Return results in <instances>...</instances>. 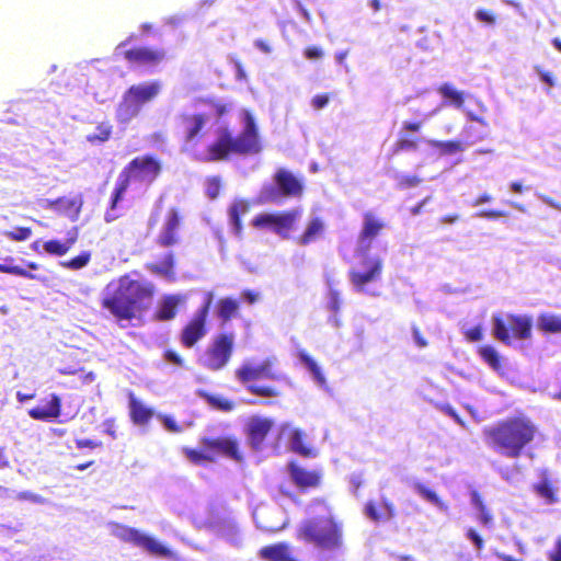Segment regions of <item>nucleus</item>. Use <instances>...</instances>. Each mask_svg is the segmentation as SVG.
<instances>
[{"mask_svg":"<svg viewBox=\"0 0 561 561\" xmlns=\"http://www.w3.org/2000/svg\"><path fill=\"white\" fill-rule=\"evenodd\" d=\"M55 206L59 213L72 220H76L82 207V198L79 196L72 198H59L55 202Z\"/></svg>","mask_w":561,"mask_h":561,"instance_id":"7c9ffc66","label":"nucleus"},{"mask_svg":"<svg viewBox=\"0 0 561 561\" xmlns=\"http://www.w3.org/2000/svg\"><path fill=\"white\" fill-rule=\"evenodd\" d=\"M537 432L535 424L526 416L507 419L483 430L486 444L508 458H517L533 442Z\"/></svg>","mask_w":561,"mask_h":561,"instance_id":"7ed1b4c3","label":"nucleus"},{"mask_svg":"<svg viewBox=\"0 0 561 561\" xmlns=\"http://www.w3.org/2000/svg\"><path fill=\"white\" fill-rule=\"evenodd\" d=\"M273 421L266 417H253L249 425V443L253 449L257 450L264 442L267 433L272 428Z\"/></svg>","mask_w":561,"mask_h":561,"instance_id":"6ab92c4d","label":"nucleus"},{"mask_svg":"<svg viewBox=\"0 0 561 561\" xmlns=\"http://www.w3.org/2000/svg\"><path fill=\"white\" fill-rule=\"evenodd\" d=\"M90 261V253L83 252L80 255L73 257L69 262L65 263V266H67L70 270H79L84 267Z\"/></svg>","mask_w":561,"mask_h":561,"instance_id":"603ef678","label":"nucleus"},{"mask_svg":"<svg viewBox=\"0 0 561 561\" xmlns=\"http://www.w3.org/2000/svg\"><path fill=\"white\" fill-rule=\"evenodd\" d=\"M466 337L471 342H478L482 340V329L480 325H476L465 331Z\"/></svg>","mask_w":561,"mask_h":561,"instance_id":"680f3d73","label":"nucleus"},{"mask_svg":"<svg viewBox=\"0 0 561 561\" xmlns=\"http://www.w3.org/2000/svg\"><path fill=\"white\" fill-rule=\"evenodd\" d=\"M480 355L493 370L499 371L501 369V358L494 347L490 345L482 346Z\"/></svg>","mask_w":561,"mask_h":561,"instance_id":"a18cd8bd","label":"nucleus"},{"mask_svg":"<svg viewBox=\"0 0 561 561\" xmlns=\"http://www.w3.org/2000/svg\"><path fill=\"white\" fill-rule=\"evenodd\" d=\"M291 480L300 488L316 486L320 477L313 471H307L295 463L288 466Z\"/></svg>","mask_w":561,"mask_h":561,"instance_id":"cd10ccee","label":"nucleus"},{"mask_svg":"<svg viewBox=\"0 0 561 561\" xmlns=\"http://www.w3.org/2000/svg\"><path fill=\"white\" fill-rule=\"evenodd\" d=\"M164 358H165V360H168L174 365H178V366L183 365V360H182L181 356L173 351H167L164 354Z\"/></svg>","mask_w":561,"mask_h":561,"instance_id":"774afa93","label":"nucleus"},{"mask_svg":"<svg viewBox=\"0 0 561 561\" xmlns=\"http://www.w3.org/2000/svg\"><path fill=\"white\" fill-rule=\"evenodd\" d=\"M213 300H214V294L211 291H207L204 297L203 306L196 312L207 318L208 313H209V309L213 304Z\"/></svg>","mask_w":561,"mask_h":561,"instance_id":"bf43d9fd","label":"nucleus"},{"mask_svg":"<svg viewBox=\"0 0 561 561\" xmlns=\"http://www.w3.org/2000/svg\"><path fill=\"white\" fill-rule=\"evenodd\" d=\"M364 259L360 263V268H353L350 272V282L357 293L376 296L377 291L371 290L368 285L380 279L382 272V260L375 255H363Z\"/></svg>","mask_w":561,"mask_h":561,"instance_id":"1a4fd4ad","label":"nucleus"},{"mask_svg":"<svg viewBox=\"0 0 561 561\" xmlns=\"http://www.w3.org/2000/svg\"><path fill=\"white\" fill-rule=\"evenodd\" d=\"M550 561H561V537L556 540L553 549L549 552Z\"/></svg>","mask_w":561,"mask_h":561,"instance_id":"69168bd1","label":"nucleus"},{"mask_svg":"<svg viewBox=\"0 0 561 561\" xmlns=\"http://www.w3.org/2000/svg\"><path fill=\"white\" fill-rule=\"evenodd\" d=\"M394 179L398 182L400 188L414 187L421 183L420 178L415 175H409L405 173H398Z\"/></svg>","mask_w":561,"mask_h":561,"instance_id":"09e8293b","label":"nucleus"},{"mask_svg":"<svg viewBox=\"0 0 561 561\" xmlns=\"http://www.w3.org/2000/svg\"><path fill=\"white\" fill-rule=\"evenodd\" d=\"M249 203L244 199H236L231 206L229 207V222L231 232L236 236H240L242 230L241 219L242 215H245L249 211Z\"/></svg>","mask_w":561,"mask_h":561,"instance_id":"c85d7f7f","label":"nucleus"},{"mask_svg":"<svg viewBox=\"0 0 561 561\" xmlns=\"http://www.w3.org/2000/svg\"><path fill=\"white\" fill-rule=\"evenodd\" d=\"M260 556L270 561H291L290 546L285 542H279L272 546H266L261 549Z\"/></svg>","mask_w":561,"mask_h":561,"instance_id":"c756f323","label":"nucleus"},{"mask_svg":"<svg viewBox=\"0 0 561 561\" xmlns=\"http://www.w3.org/2000/svg\"><path fill=\"white\" fill-rule=\"evenodd\" d=\"M538 327L549 333H561V316L543 313L538 318Z\"/></svg>","mask_w":561,"mask_h":561,"instance_id":"79ce46f5","label":"nucleus"},{"mask_svg":"<svg viewBox=\"0 0 561 561\" xmlns=\"http://www.w3.org/2000/svg\"><path fill=\"white\" fill-rule=\"evenodd\" d=\"M61 400L57 394H51L50 401L46 407H36L28 411V415L34 420L49 421L60 415Z\"/></svg>","mask_w":561,"mask_h":561,"instance_id":"a878e982","label":"nucleus"},{"mask_svg":"<svg viewBox=\"0 0 561 561\" xmlns=\"http://www.w3.org/2000/svg\"><path fill=\"white\" fill-rule=\"evenodd\" d=\"M186 300L187 296L182 294L163 296L158 305L157 318L161 321L172 320L176 316L179 306L184 305Z\"/></svg>","mask_w":561,"mask_h":561,"instance_id":"aec40b11","label":"nucleus"},{"mask_svg":"<svg viewBox=\"0 0 561 561\" xmlns=\"http://www.w3.org/2000/svg\"><path fill=\"white\" fill-rule=\"evenodd\" d=\"M438 93L444 98L442 104L435 107L433 111L424 115V121L432 118L437 115L439 111L446 106L450 105L457 110H460L465 106L466 96L461 91L456 90L450 83H444L438 88Z\"/></svg>","mask_w":561,"mask_h":561,"instance_id":"dca6fc26","label":"nucleus"},{"mask_svg":"<svg viewBox=\"0 0 561 561\" xmlns=\"http://www.w3.org/2000/svg\"><path fill=\"white\" fill-rule=\"evenodd\" d=\"M300 217V209H291L279 214H260L253 218L252 225L255 228H271L282 238H288L289 230Z\"/></svg>","mask_w":561,"mask_h":561,"instance_id":"9b49d317","label":"nucleus"},{"mask_svg":"<svg viewBox=\"0 0 561 561\" xmlns=\"http://www.w3.org/2000/svg\"><path fill=\"white\" fill-rule=\"evenodd\" d=\"M383 228V222L371 214H365L363 229L358 238V251L362 255L367 254L371 245V240L378 236Z\"/></svg>","mask_w":561,"mask_h":561,"instance_id":"2eb2a0df","label":"nucleus"},{"mask_svg":"<svg viewBox=\"0 0 561 561\" xmlns=\"http://www.w3.org/2000/svg\"><path fill=\"white\" fill-rule=\"evenodd\" d=\"M243 130L238 137H232L225 133L219 139L209 147V159L220 160L230 152L236 153H257L261 150L257 127L253 115L248 111L241 112Z\"/></svg>","mask_w":561,"mask_h":561,"instance_id":"39448f33","label":"nucleus"},{"mask_svg":"<svg viewBox=\"0 0 561 561\" xmlns=\"http://www.w3.org/2000/svg\"><path fill=\"white\" fill-rule=\"evenodd\" d=\"M210 122L206 113L184 114L181 117V129L184 135L185 146L195 145L201 138V131Z\"/></svg>","mask_w":561,"mask_h":561,"instance_id":"ddd939ff","label":"nucleus"},{"mask_svg":"<svg viewBox=\"0 0 561 561\" xmlns=\"http://www.w3.org/2000/svg\"><path fill=\"white\" fill-rule=\"evenodd\" d=\"M173 266H174L173 254L168 253L161 262L150 264L148 266V268L152 273L160 275L167 279H173L174 278Z\"/></svg>","mask_w":561,"mask_h":561,"instance_id":"58836bf2","label":"nucleus"},{"mask_svg":"<svg viewBox=\"0 0 561 561\" xmlns=\"http://www.w3.org/2000/svg\"><path fill=\"white\" fill-rule=\"evenodd\" d=\"M488 135L489 127L478 128L477 126L471 124V122L465 124L461 129L462 142L465 144L466 148L474 145L476 142L484 140L488 137Z\"/></svg>","mask_w":561,"mask_h":561,"instance_id":"2f4dec72","label":"nucleus"},{"mask_svg":"<svg viewBox=\"0 0 561 561\" xmlns=\"http://www.w3.org/2000/svg\"><path fill=\"white\" fill-rule=\"evenodd\" d=\"M161 170L160 163L150 156L137 157L133 159L128 165L119 174L114 192L111 197L110 208L105 213V221L116 220L121 213L117 209L118 203L123 199L129 182L136 181L150 184L159 175Z\"/></svg>","mask_w":561,"mask_h":561,"instance_id":"20e7f679","label":"nucleus"},{"mask_svg":"<svg viewBox=\"0 0 561 561\" xmlns=\"http://www.w3.org/2000/svg\"><path fill=\"white\" fill-rule=\"evenodd\" d=\"M206 317L195 313L193 319L185 325L182 331V342L186 347H192L197 341L206 334Z\"/></svg>","mask_w":561,"mask_h":561,"instance_id":"a211bd4d","label":"nucleus"},{"mask_svg":"<svg viewBox=\"0 0 561 561\" xmlns=\"http://www.w3.org/2000/svg\"><path fill=\"white\" fill-rule=\"evenodd\" d=\"M76 240L77 232H73L65 242L50 240L45 242L43 248L49 254L62 256L70 250V248L75 244Z\"/></svg>","mask_w":561,"mask_h":561,"instance_id":"e433bc0d","label":"nucleus"},{"mask_svg":"<svg viewBox=\"0 0 561 561\" xmlns=\"http://www.w3.org/2000/svg\"><path fill=\"white\" fill-rule=\"evenodd\" d=\"M164 55V50L162 49H150L146 47L130 49L125 53L126 59L130 62L147 67L158 65L163 60Z\"/></svg>","mask_w":561,"mask_h":561,"instance_id":"f3484780","label":"nucleus"},{"mask_svg":"<svg viewBox=\"0 0 561 561\" xmlns=\"http://www.w3.org/2000/svg\"><path fill=\"white\" fill-rule=\"evenodd\" d=\"M278 436L280 439H287L289 448L302 456H309L310 450L302 443V432L285 423L280 426Z\"/></svg>","mask_w":561,"mask_h":561,"instance_id":"4be33fe9","label":"nucleus"},{"mask_svg":"<svg viewBox=\"0 0 561 561\" xmlns=\"http://www.w3.org/2000/svg\"><path fill=\"white\" fill-rule=\"evenodd\" d=\"M537 493L549 503L556 502L553 490L546 477L535 486Z\"/></svg>","mask_w":561,"mask_h":561,"instance_id":"de8ad7c7","label":"nucleus"},{"mask_svg":"<svg viewBox=\"0 0 561 561\" xmlns=\"http://www.w3.org/2000/svg\"><path fill=\"white\" fill-rule=\"evenodd\" d=\"M308 518L297 529V538L312 545L322 553L336 554L343 551V525L336 520L329 505L321 500L308 506Z\"/></svg>","mask_w":561,"mask_h":561,"instance_id":"f257e3e1","label":"nucleus"},{"mask_svg":"<svg viewBox=\"0 0 561 561\" xmlns=\"http://www.w3.org/2000/svg\"><path fill=\"white\" fill-rule=\"evenodd\" d=\"M241 297L244 301L252 305L259 300L260 294L256 291L247 289V290L242 291Z\"/></svg>","mask_w":561,"mask_h":561,"instance_id":"338daca9","label":"nucleus"},{"mask_svg":"<svg viewBox=\"0 0 561 561\" xmlns=\"http://www.w3.org/2000/svg\"><path fill=\"white\" fill-rule=\"evenodd\" d=\"M160 81H147L131 85L122 96L116 110V118L121 124H128L141 111L142 106L152 102L161 92Z\"/></svg>","mask_w":561,"mask_h":561,"instance_id":"423d86ee","label":"nucleus"},{"mask_svg":"<svg viewBox=\"0 0 561 561\" xmlns=\"http://www.w3.org/2000/svg\"><path fill=\"white\" fill-rule=\"evenodd\" d=\"M112 134V125L110 123L99 124L94 131L87 135V140L91 144L104 142L108 140Z\"/></svg>","mask_w":561,"mask_h":561,"instance_id":"c03bdc74","label":"nucleus"},{"mask_svg":"<svg viewBox=\"0 0 561 561\" xmlns=\"http://www.w3.org/2000/svg\"><path fill=\"white\" fill-rule=\"evenodd\" d=\"M152 294L151 283L123 276L117 283H111L106 287L103 307L119 322L129 321L150 306Z\"/></svg>","mask_w":561,"mask_h":561,"instance_id":"f03ea898","label":"nucleus"},{"mask_svg":"<svg viewBox=\"0 0 561 561\" xmlns=\"http://www.w3.org/2000/svg\"><path fill=\"white\" fill-rule=\"evenodd\" d=\"M4 236L14 241H25L32 236V230L30 228L19 227L4 232Z\"/></svg>","mask_w":561,"mask_h":561,"instance_id":"8fccbe9b","label":"nucleus"},{"mask_svg":"<svg viewBox=\"0 0 561 561\" xmlns=\"http://www.w3.org/2000/svg\"><path fill=\"white\" fill-rule=\"evenodd\" d=\"M329 104L328 94H317L311 100V105L316 110H322Z\"/></svg>","mask_w":561,"mask_h":561,"instance_id":"052dcab7","label":"nucleus"},{"mask_svg":"<svg viewBox=\"0 0 561 561\" xmlns=\"http://www.w3.org/2000/svg\"><path fill=\"white\" fill-rule=\"evenodd\" d=\"M427 145L439 150L440 156H451L466 150L462 140H427Z\"/></svg>","mask_w":561,"mask_h":561,"instance_id":"72a5a7b5","label":"nucleus"},{"mask_svg":"<svg viewBox=\"0 0 561 561\" xmlns=\"http://www.w3.org/2000/svg\"><path fill=\"white\" fill-rule=\"evenodd\" d=\"M466 537L473 543L477 551H481L483 549V539L473 528H469L467 530Z\"/></svg>","mask_w":561,"mask_h":561,"instance_id":"4d7b16f0","label":"nucleus"},{"mask_svg":"<svg viewBox=\"0 0 561 561\" xmlns=\"http://www.w3.org/2000/svg\"><path fill=\"white\" fill-rule=\"evenodd\" d=\"M297 357L300 364L306 368L312 378L313 382L323 390H328L327 378L322 371L320 365L311 357L305 350H299L297 353Z\"/></svg>","mask_w":561,"mask_h":561,"instance_id":"412c9836","label":"nucleus"},{"mask_svg":"<svg viewBox=\"0 0 561 561\" xmlns=\"http://www.w3.org/2000/svg\"><path fill=\"white\" fill-rule=\"evenodd\" d=\"M248 390L256 396L272 398L277 397L278 392L272 387H261V386H249Z\"/></svg>","mask_w":561,"mask_h":561,"instance_id":"5fc2aeb1","label":"nucleus"},{"mask_svg":"<svg viewBox=\"0 0 561 561\" xmlns=\"http://www.w3.org/2000/svg\"><path fill=\"white\" fill-rule=\"evenodd\" d=\"M220 180L217 176L209 178L206 182V194L210 199H215L219 195Z\"/></svg>","mask_w":561,"mask_h":561,"instance_id":"864d4df0","label":"nucleus"},{"mask_svg":"<svg viewBox=\"0 0 561 561\" xmlns=\"http://www.w3.org/2000/svg\"><path fill=\"white\" fill-rule=\"evenodd\" d=\"M181 218L175 208H171L167 215L158 236V242L162 247H172L180 241L179 231Z\"/></svg>","mask_w":561,"mask_h":561,"instance_id":"4468645a","label":"nucleus"},{"mask_svg":"<svg viewBox=\"0 0 561 561\" xmlns=\"http://www.w3.org/2000/svg\"><path fill=\"white\" fill-rule=\"evenodd\" d=\"M15 499L18 501H28V502H32L35 504H46L47 503V500L45 497H43L39 494L33 493L31 491L18 492L15 494Z\"/></svg>","mask_w":561,"mask_h":561,"instance_id":"3c124183","label":"nucleus"},{"mask_svg":"<svg viewBox=\"0 0 561 561\" xmlns=\"http://www.w3.org/2000/svg\"><path fill=\"white\" fill-rule=\"evenodd\" d=\"M492 331L495 339L506 345H511L512 337L510 331L513 332L514 336L525 340L531 334V319L525 316H506L504 319L502 316L494 314L492 317Z\"/></svg>","mask_w":561,"mask_h":561,"instance_id":"6e6552de","label":"nucleus"},{"mask_svg":"<svg viewBox=\"0 0 561 561\" xmlns=\"http://www.w3.org/2000/svg\"><path fill=\"white\" fill-rule=\"evenodd\" d=\"M233 345L234 335L232 333L218 334L202 356V365L210 370L222 369L232 356Z\"/></svg>","mask_w":561,"mask_h":561,"instance_id":"9d476101","label":"nucleus"},{"mask_svg":"<svg viewBox=\"0 0 561 561\" xmlns=\"http://www.w3.org/2000/svg\"><path fill=\"white\" fill-rule=\"evenodd\" d=\"M411 486L414 490V492H416L425 501L435 505L440 512L446 513L448 511V505L444 501H442L433 490L428 489L423 483L419 481H413L411 483Z\"/></svg>","mask_w":561,"mask_h":561,"instance_id":"473e14b6","label":"nucleus"},{"mask_svg":"<svg viewBox=\"0 0 561 561\" xmlns=\"http://www.w3.org/2000/svg\"><path fill=\"white\" fill-rule=\"evenodd\" d=\"M156 417L163 424L164 428L172 433L181 432V427L176 424L175 420L171 416L157 414Z\"/></svg>","mask_w":561,"mask_h":561,"instance_id":"6e6d98bb","label":"nucleus"},{"mask_svg":"<svg viewBox=\"0 0 561 561\" xmlns=\"http://www.w3.org/2000/svg\"><path fill=\"white\" fill-rule=\"evenodd\" d=\"M201 396L207 401L209 405H211L215 409L225 412L231 411L233 409V403L221 396H214L207 393H201Z\"/></svg>","mask_w":561,"mask_h":561,"instance_id":"49530a36","label":"nucleus"},{"mask_svg":"<svg viewBox=\"0 0 561 561\" xmlns=\"http://www.w3.org/2000/svg\"><path fill=\"white\" fill-rule=\"evenodd\" d=\"M276 184L279 186L280 193L284 196H296L302 191V185L290 172L286 170H278L274 176Z\"/></svg>","mask_w":561,"mask_h":561,"instance_id":"b1692460","label":"nucleus"},{"mask_svg":"<svg viewBox=\"0 0 561 561\" xmlns=\"http://www.w3.org/2000/svg\"><path fill=\"white\" fill-rule=\"evenodd\" d=\"M365 514L374 522L381 519L388 520L393 517V505L385 497H382V511L379 513L373 502H368L365 506Z\"/></svg>","mask_w":561,"mask_h":561,"instance_id":"f704fd0d","label":"nucleus"},{"mask_svg":"<svg viewBox=\"0 0 561 561\" xmlns=\"http://www.w3.org/2000/svg\"><path fill=\"white\" fill-rule=\"evenodd\" d=\"M474 16L478 21L486 23L489 25H493L495 23V18L492 13L486 10L479 9L476 11Z\"/></svg>","mask_w":561,"mask_h":561,"instance_id":"13d9d810","label":"nucleus"},{"mask_svg":"<svg viewBox=\"0 0 561 561\" xmlns=\"http://www.w3.org/2000/svg\"><path fill=\"white\" fill-rule=\"evenodd\" d=\"M276 364L277 358L275 356H270L264 359L248 358L236 370V378L242 383L259 379L285 380L286 375L274 370Z\"/></svg>","mask_w":561,"mask_h":561,"instance_id":"0eeeda50","label":"nucleus"},{"mask_svg":"<svg viewBox=\"0 0 561 561\" xmlns=\"http://www.w3.org/2000/svg\"><path fill=\"white\" fill-rule=\"evenodd\" d=\"M467 99L473 102L474 108L470 107L469 104H465V106L461 108V112L466 115L469 122L477 123L481 127L488 128L489 123L483 116L488 111L485 104L480 99L473 98L471 95H467Z\"/></svg>","mask_w":561,"mask_h":561,"instance_id":"bb28decb","label":"nucleus"},{"mask_svg":"<svg viewBox=\"0 0 561 561\" xmlns=\"http://www.w3.org/2000/svg\"><path fill=\"white\" fill-rule=\"evenodd\" d=\"M477 512L478 519L482 525L489 526L492 523L493 516L485 506H483V508L478 510Z\"/></svg>","mask_w":561,"mask_h":561,"instance_id":"0e129e2a","label":"nucleus"},{"mask_svg":"<svg viewBox=\"0 0 561 561\" xmlns=\"http://www.w3.org/2000/svg\"><path fill=\"white\" fill-rule=\"evenodd\" d=\"M239 309V304L236 299L230 297L222 298L217 304V316L224 320L228 321Z\"/></svg>","mask_w":561,"mask_h":561,"instance_id":"37998d69","label":"nucleus"},{"mask_svg":"<svg viewBox=\"0 0 561 561\" xmlns=\"http://www.w3.org/2000/svg\"><path fill=\"white\" fill-rule=\"evenodd\" d=\"M339 282L327 276V286H328V295H327V308L332 313H337L342 306L341 294L336 289Z\"/></svg>","mask_w":561,"mask_h":561,"instance_id":"c9c22d12","label":"nucleus"},{"mask_svg":"<svg viewBox=\"0 0 561 561\" xmlns=\"http://www.w3.org/2000/svg\"><path fill=\"white\" fill-rule=\"evenodd\" d=\"M112 534L126 541L131 542L138 547L145 548L147 551L153 553L167 557L170 554V551L168 548L162 546L159 541H157L154 538L140 533L139 530L127 527L119 524H113L112 525Z\"/></svg>","mask_w":561,"mask_h":561,"instance_id":"f8f14e48","label":"nucleus"},{"mask_svg":"<svg viewBox=\"0 0 561 561\" xmlns=\"http://www.w3.org/2000/svg\"><path fill=\"white\" fill-rule=\"evenodd\" d=\"M323 222L319 218H313L300 237L299 243L306 245L316 241L323 232Z\"/></svg>","mask_w":561,"mask_h":561,"instance_id":"a19ab883","label":"nucleus"},{"mask_svg":"<svg viewBox=\"0 0 561 561\" xmlns=\"http://www.w3.org/2000/svg\"><path fill=\"white\" fill-rule=\"evenodd\" d=\"M210 446L234 460L241 459V456L238 450V444L236 440H232L230 438H220L213 440L210 443Z\"/></svg>","mask_w":561,"mask_h":561,"instance_id":"ea45409f","label":"nucleus"},{"mask_svg":"<svg viewBox=\"0 0 561 561\" xmlns=\"http://www.w3.org/2000/svg\"><path fill=\"white\" fill-rule=\"evenodd\" d=\"M283 198V195L280 193L279 186L274 183H266L263 185L256 203L257 204H267V203H275L279 204Z\"/></svg>","mask_w":561,"mask_h":561,"instance_id":"4c0bfd02","label":"nucleus"},{"mask_svg":"<svg viewBox=\"0 0 561 561\" xmlns=\"http://www.w3.org/2000/svg\"><path fill=\"white\" fill-rule=\"evenodd\" d=\"M280 511L278 508H270L266 506L256 507L253 512V519L256 524V527L265 530V531H278L285 528L287 522L284 520L282 524H273L270 523L267 517L272 515H279Z\"/></svg>","mask_w":561,"mask_h":561,"instance_id":"5701e85b","label":"nucleus"},{"mask_svg":"<svg viewBox=\"0 0 561 561\" xmlns=\"http://www.w3.org/2000/svg\"><path fill=\"white\" fill-rule=\"evenodd\" d=\"M304 55L308 59H321L324 55L322 48L317 46L307 47Z\"/></svg>","mask_w":561,"mask_h":561,"instance_id":"e2e57ef3","label":"nucleus"},{"mask_svg":"<svg viewBox=\"0 0 561 561\" xmlns=\"http://www.w3.org/2000/svg\"><path fill=\"white\" fill-rule=\"evenodd\" d=\"M128 398L129 413L133 422L136 425H146L154 415V411L138 400L133 392L129 393Z\"/></svg>","mask_w":561,"mask_h":561,"instance_id":"393cba45","label":"nucleus"}]
</instances>
